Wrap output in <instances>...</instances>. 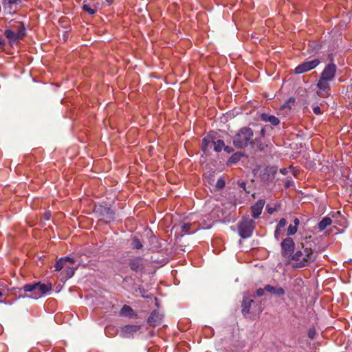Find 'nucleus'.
<instances>
[{"instance_id": "f257e3e1", "label": "nucleus", "mask_w": 352, "mask_h": 352, "mask_svg": "<svg viewBox=\"0 0 352 352\" xmlns=\"http://www.w3.org/2000/svg\"><path fill=\"white\" fill-rule=\"evenodd\" d=\"M301 250H297L292 256V260L296 263L294 267L300 268L308 266L318 256V252L314 251L312 245L308 242L301 243Z\"/></svg>"}, {"instance_id": "f03ea898", "label": "nucleus", "mask_w": 352, "mask_h": 352, "mask_svg": "<svg viewBox=\"0 0 352 352\" xmlns=\"http://www.w3.org/2000/svg\"><path fill=\"white\" fill-rule=\"evenodd\" d=\"M253 131L249 127L241 128L239 133L233 138V144L235 147L243 148L249 144H252L253 140Z\"/></svg>"}, {"instance_id": "7ed1b4c3", "label": "nucleus", "mask_w": 352, "mask_h": 352, "mask_svg": "<svg viewBox=\"0 0 352 352\" xmlns=\"http://www.w3.org/2000/svg\"><path fill=\"white\" fill-rule=\"evenodd\" d=\"M4 36L10 44L18 43L25 36V28L23 23L12 25L4 32Z\"/></svg>"}, {"instance_id": "20e7f679", "label": "nucleus", "mask_w": 352, "mask_h": 352, "mask_svg": "<svg viewBox=\"0 0 352 352\" xmlns=\"http://www.w3.org/2000/svg\"><path fill=\"white\" fill-rule=\"evenodd\" d=\"M23 289L25 292L30 293L29 297L38 299L52 290V285L38 282L32 284H26L23 287Z\"/></svg>"}, {"instance_id": "39448f33", "label": "nucleus", "mask_w": 352, "mask_h": 352, "mask_svg": "<svg viewBox=\"0 0 352 352\" xmlns=\"http://www.w3.org/2000/svg\"><path fill=\"white\" fill-rule=\"evenodd\" d=\"M255 228V222L248 217H243L238 224V230L240 236L247 239L252 236Z\"/></svg>"}, {"instance_id": "423d86ee", "label": "nucleus", "mask_w": 352, "mask_h": 352, "mask_svg": "<svg viewBox=\"0 0 352 352\" xmlns=\"http://www.w3.org/2000/svg\"><path fill=\"white\" fill-rule=\"evenodd\" d=\"M316 87L318 89V91L316 92L318 96L322 98H327L330 96V81L326 80L319 77V79L316 83Z\"/></svg>"}, {"instance_id": "0eeeda50", "label": "nucleus", "mask_w": 352, "mask_h": 352, "mask_svg": "<svg viewBox=\"0 0 352 352\" xmlns=\"http://www.w3.org/2000/svg\"><path fill=\"white\" fill-rule=\"evenodd\" d=\"M320 61L315 58L311 60L305 61L298 65L294 69V73L296 74H300L305 72H309L314 68H316L319 64Z\"/></svg>"}, {"instance_id": "6e6552de", "label": "nucleus", "mask_w": 352, "mask_h": 352, "mask_svg": "<svg viewBox=\"0 0 352 352\" xmlns=\"http://www.w3.org/2000/svg\"><path fill=\"white\" fill-rule=\"evenodd\" d=\"M337 71V66L333 63L327 64L320 75V78L326 80L332 81L335 77Z\"/></svg>"}, {"instance_id": "1a4fd4ad", "label": "nucleus", "mask_w": 352, "mask_h": 352, "mask_svg": "<svg viewBox=\"0 0 352 352\" xmlns=\"http://www.w3.org/2000/svg\"><path fill=\"white\" fill-rule=\"evenodd\" d=\"M295 243L290 237L285 238L281 243L282 255L284 257H289L294 251Z\"/></svg>"}, {"instance_id": "9d476101", "label": "nucleus", "mask_w": 352, "mask_h": 352, "mask_svg": "<svg viewBox=\"0 0 352 352\" xmlns=\"http://www.w3.org/2000/svg\"><path fill=\"white\" fill-rule=\"evenodd\" d=\"M128 265L130 269L136 273L142 272L144 269V258L137 256L128 261Z\"/></svg>"}, {"instance_id": "9b49d317", "label": "nucleus", "mask_w": 352, "mask_h": 352, "mask_svg": "<svg viewBox=\"0 0 352 352\" xmlns=\"http://www.w3.org/2000/svg\"><path fill=\"white\" fill-rule=\"evenodd\" d=\"M141 327L138 324H128L121 328L122 336L125 338L133 337L134 333L140 329Z\"/></svg>"}, {"instance_id": "f8f14e48", "label": "nucleus", "mask_w": 352, "mask_h": 352, "mask_svg": "<svg viewBox=\"0 0 352 352\" xmlns=\"http://www.w3.org/2000/svg\"><path fill=\"white\" fill-rule=\"evenodd\" d=\"M276 172V168L273 166H267L261 170L260 177L264 182H271L274 179Z\"/></svg>"}, {"instance_id": "ddd939ff", "label": "nucleus", "mask_w": 352, "mask_h": 352, "mask_svg": "<svg viewBox=\"0 0 352 352\" xmlns=\"http://www.w3.org/2000/svg\"><path fill=\"white\" fill-rule=\"evenodd\" d=\"M264 205L265 200L259 199L251 207V212L252 217L256 219L260 216V214L262 212Z\"/></svg>"}, {"instance_id": "4468645a", "label": "nucleus", "mask_w": 352, "mask_h": 352, "mask_svg": "<svg viewBox=\"0 0 352 352\" xmlns=\"http://www.w3.org/2000/svg\"><path fill=\"white\" fill-rule=\"evenodd\" d=\"M162 321V316L157 311H154L151 313L148 318V323L149 325L155 327L161 324Z\"/></svg>"}, {"instance_id": "2eb2a0df", "label": "nucleus", "mask_w": 352, "mask_h": 352, "mask_svg": "<svg viewBox=\"0 0 352 352\" xmlns=\"http://www.w3.org/2000/svg\"><path fill=\"white\" fill-rule=\"evenodd\" d=\"M68 263L71 264H74L75 261L74 258L68 256L65 258H60L56 262L54 265L55 271H60L61 270H63L66 266V264H67Z\"/></svg>"}, {"instance_id": "dca6fc26", "label": "nucleus", "mask_w": 352, "mask_h": 352, "mask_svg": "<svg viewBox=\"0 0 352 352\" xmlns=\"http://www.w3.org/2000/svg\"><path fill=\"white\" fill-rule=\"evenodd\" d=\"M21 3V0H3L2 3L4 9L11 13L15 12L17 5Z\"/></svg>"}, {"instance_id": "f3484780", "label": "nucleus", "mask_w": 352, "mask_h": 352, "mask_svg": "<svg viewBox=\"0 0 352 352\" xmlns=\"http://www.w3.org/2000/svg\"><path fill=\"white\" fill-rule=\"evenodd\" d=\"M265 290L272 294L276 296H282L285 294V289L280 287H274L270 285H266L265 286Z\"/></svg>"}, {"instance_id": "a211bd4d", "label": "nucleus", "mask_w": 352, "mask_h": 352, "mask_svg": "<svg viewBox=\"0 0 352 352\" xmlns=\"http://www.w3.org/2000/svg\"><path fill=\"white\" fill-rule=\"evenodd\" d=\"M261 120L265 122H270L274 126H277L280 123V120L278 118L275 117L274 116L268 115L267 113H262L261 115Z\"/></svg>"}, {"instance_id": "6ab92c4d", "label": "nucleus", "mask_w": 352, "mask_h": 352, "mask_svg": "<svg viewBox=\"0 0 352 352\" xmlns=\"http://www.w3.org/2000/svg\"><path fill=\"white\" fill-rule=\"evenodd\" d=\"M214 142V138L208 135L202 140L201 149L204 153H207L208 149Z\"/></svg>"}, {"instance_id": "aec40b11", "label": "nucleus", "mask_w": 352, "mask_h": 352, "mask_svg": "<svg viewBox=\"0 0 352 352\" xmlns=\"http://www.w3.org/2000/svg\"><path fill=\"white\" fill-rule=\"evenodd\" d=\"M254 300L248 298H244L241 304V312L244 316L250 313V309Z\"/></svg>"}, {"instance_id": "412c9836", "label": "nucleus", "mask_w": 352, "mask_h": 352, "mask_svg": "<svg viewBox=\"0 0 352 352\" xmlns=\"http://www.w3.org/2000/svg\"><path fill=\"white\" fill-rule=\"evenodd\" d=\"M332 220L330 217H325L318 223V228L320 231L324 230L328 226L331 225Z\"/></svg>"}, {"instance_id": "4be33fe9", "label": "nucleus", "mask_w": 352, "mask_h": 352, "mask_svg": "<svg viewBox=\"0 0 352 352\" xmlns=\"http://www.w3.org/2000/svg\"><path fill=\"white\" fill-rule=\"evenodd\" d=\"M193 226H194V225L192 223H185L182 226V232L185 234L194 232L196 229H193L192 230H191V229Z\"/></svg>"}, {"instance_id": "5701e85b", "label": "nucleus", "mask_w": 352, "mask_h": 352, "mask_svg": "<svg viewBox=\"0 0 352 352\" xmlns=\"http://www.w3.org/2000/svg\"><path fill=\"white\" fill-rule=\"evenodd\" d=\"M133 314V309L129 305H124L120 310V315L122 316H131Z\"/></svg>"}, {"instance_id": "b1692460", "label": "nucleus", "mask_w": 352, "mask_h": 352, "mask_svg": "<svg viewBox=\"0 0 352 352\" xmlns=\"http://www.w3.org/2000/svg\"><path fill=\"white\" fill-rule=\"evenodd\" d=\"M294 103L295 99L294 98H290L280 107V110H284L285 109L290 110Z\"/></svg>"}, {"instance_id": "393cba45", "label": "nucleus", "mask_w": 352, "mask_h": 352, "mask_svg": "<svg viewBox=\"0 0 352 352\" xmlns=\"http://www.w3.org/2000/svg\"><path fill=\"white\" fill-rule=\"evenodd\" d=\"M212 145L214 146V150L217 152H220L225 146L224 142L221 140H218L217 141L214 140Z\"/></svg>"}, {"instance_id": "a878e982", "label": "nucleus", "mask_w": 352, "mask_h": 352, "mask_svg": "<svg viewBox=\"0 0 352 352\" xmlns=\"http://www.w3.org/2000/svg\"><path fill=\"white\" fill-rule=\"evenodd\" d=\"M82 9L91 15L94 14L96 12V9L94 6H91L88 4H83Z\"/></svg>"}, {"instance_id": "bb28decb", "label": "nucleus", "mask_w": 352, "mask_h": 352, "mask_svg": "<svg viewBox=\"0 0 352 352\" xmlns=\"http://www.w3.org/2000/svg\"><path fill=\"white\" fill-rule=\"evenodd\" d=\"M286 224H287L286 219H284V218H282L279 221V222H278V225L276 226V231H275V236L277 235V234L278 232V230H280L281 228H284L286 226Z\"/></svg>"}, {"instance_id": "cd10ccee", "label": "nucleus", "mask_w": 352, "mask_h": 352, "mask_svg": "<svg viewBox=\"0 0 352 352\" xmlns=\"http://www.w3.org/2000/svg\"><path fill=\"white\" fill-rule=\"evenodd\" d=\"M76 270V267H74V266L68 267L67 269H65V271L66 272V277L71 278L74 274Z\"/></svg>"}, {"instance_id": "c85d7f7f", "label": "nucleus", "mask_w": 352, "mask_h": 352, "mask_svg": "<svg viewBox=\"0 0 352 352\" xmlns=\"http://www.w3.org/2000/svg\"><path fill=\"white\" fill-rule=\"evenodd\" d=\"M225 185H226V182H225L224 179L223 177H220L216 183V188L217 189L221 190L225 187Z\"/></svg>"}, {"instance_id": "c756f323", "label": "nucleus", "mask_w": 352, "mask_h": 352, "mask_svg": "<svg viewBox=\"0 0 352 352\" xmlns=\"http://www.w3.org/2000/svg\"><path fill=\"white\" fill-rule=\"evenodd\" d=\"M298 229L294 225H289L287 228V235H294L296 233Z\"/></svg>"}, {"instance_id": "7c9ffc66", "label": "nucleus", "mask_w": 352, "mask_h": 352, "mask_svg": "<svg viewBox=\"0 0 352 352\" xmlns=\"http://www.w3.org/2000/svg\"><path fill=\"white\" fill-rule=\"evenodd\" d=\"M133 246L135 249H141L142 248V244L138 239L134 238L133 239Z\"/></svg>"}, {"instance_id": "2f4dec72", "label": "nucleus", "mask_w": 352, "mask_h": 352, "mask_svg": "<svg viewBox=\"0 0 352 352\" xmlns=\"http://www.w3.org/2000/svg\"><path fill=\"white\" fill-rule=\"evenodd\" d=\"M265 292H266L265 290V288L264 289H262V288L258 289L256 292V296H258V297L263 296L264 295Z\"/></svg>"}, {"instance_id": "473e14b6", "label": "nucleus", "mask_w": 352, "mask_h": 352, "mask_svg": "<svg viewBox=\"0 0 352 352\" xmlns=\"http://www.w3.org/2000/svg\"><path fill=\"white\" fill-rule=\"evenodd\" d=\"M313 111L315 114L316 115H320L322 111L320 110V108L319 107H315L314 109H313Z\"/></svg>"}, {"instance_id": "72a5a7b5", "label": "nucleus", "mask_w": 352, "mask_h": 352, "mask_svg": "<svg viewBox=\"0 0 352 352\" xmlns=\"http://www.w3.org/2000/svg\"><path fill=\"white\" fill-rule=\"evenodd\" d=\"M239 187L243 189L246 192H248V193L250 192L249 191L246 190V188H245L246 187V184H245V182H240L239 184Z\"/></svg>"}, {"instance_id": "f704fd0d", "label": "nucleus", "mask_w": 352, "mask_h": 352, "mask_svg": "<svg viewBox=\"0 0 352 352\" xmlns=\"http://www.w3.org/2000/svg\"><path fill=\"white\" fill-rule=\"evenodd\" d=\"M110 331H114V328L112 327H107L105 328V333L107 335H110Z\"/></svg>"}, {"instance_id": "c9c22d12", "label": "nucleus", "mask_w": 352, "mask_h": 352, "mask_svg": "<svg viewBox=\"0 0 352 352\" xmlns=\"http://www.w3.org/2000/svg\"><path fill=\"white\" fill-rule=\"evenodd\" d=\"M315 335V331L314 330H309L308 333V336L310 338L313 339L314 338Z\"/></svg>"}, {"instance_id": "e433bc0d", "label": "nucleus", "mask_w": 352, "mask_h": 352, "mask_svg": "<svg viewBox=\"0 0 352 352\" xmlns=\"http://www.w3.org/2000/svg\"><path fill=\"white\" fill-rule=\"evenodd\" d=\"M280 173L281 174H283V175H287V173H288V170H287V168H281V169L280 170Z\"/></svg>"}, {"instance_id": "4c0bfd02", "label": "nucleus", "mask_w": 352, "mask_h": 352, "mask_svg": "<svg viewBox=\"0 0 352 352\" xmlns=\"http://www.w3.org/2000/svg\"><path fill=\"white\" fill-rule=\"evenodd\" d=\"M299 223H300L299 219L298 218H295L294 219V225L296 226V228H298Z\"/></svg>"}, {"instance_id": "58836bf2", "label": "nucleus", "mask_w": 352, "mask_h": 352, "mask_svg": "<svg viewBox=\"0 0 352 352\" xmlns=\"http://www.w3.org/2000/svg\"><path fill=\"white\" fill-rule=\"evenodd\" d=\"M74 264H71L69 263H68L67 264H66V266L65 267L64 270L67 269L68 267H72L73 266Z\"/></svg>"}, {"instance_id": "ea45409f", "label": "nucleus", "mask_w": 352, "mask_h": 352, "mask_svg": "<svg viewBox=\"0 0 352 352\" xmlns=\"http://www.w3.org/2000/svg\"><path fill=\"white\" fill-rule=\"evenodd\" d=\"M3 44H4V41L2 39V38L0 36V45H3Z\"/></svg>"}, {"instance_id": "a19ab883", "label": "nucleus", "mask_w": 352, "mask_h": 352, "mask_svg": "<svg viewBox=\"0 0 352 352\" xmlns=\"http://www.w3.org/2000/svg\"><path fill=\"white\" fill-rule=\"evenodd\" d=\"M3 296V294L2 292L0 290V298H1ZM3 302V300H0V302Z\"/></svg>"}, {"instance_id": "79ce46f5", "label": "nucleus", "mask_w": 352, "mask_h": 352, "mask_svg": "<svg viewBox=\"0 0 352 352\" xmlns=\"http://www.w3.org/2000/svg\"><path fill=\"white\" fill-rule=\"evenodd\" d=\"M230 160H232V162H234L235 160H236V158L234 157V156H232V157L230 158Z\"/></svg>"}, {"instance_id": "37998d69", "label": "nucleus", "mask_w": 352, "mask_h": 352, "mask_svg": "<svg viewBox=\"0 0 352 352\" xmlns=\"http://www.w3.org/2000/svg\"><path fill=\"white\" fill-rule=\"evenodd\" d=\"M45 219L47 220L50 219V214L49 213L45 214Z\"/></svg>"}, {"instance_id": "c03bdc74", "label": "nucleus", "mask_w": 352, "mask_h": 352, "mask_svg": "<svg viewBox=\"0 0 352 352\" xmlns=\"http://www.w3.org/2000/svg\"><path fill=\"white\" fill-rule=\"evenodd\" d=\"M261 134L262 135H264L265 134V130L263 129L261 130Z\"/></svg>"}, {"instance_id": "a18cd8bd", "label": "nucleus", "mask_w": 352, "mask_h": 352, "mask_svg": "<svg viewBox=\"0 0 352 352\" xmlns=\"http://www.w3.org/2000/svg\"><path fill=\"white\" fill-rule=\"evenodd\" d=\"M225 150L228 152H230L229 148L228 146L225 147Z\"/></svg>"}, {"instance_id": "49530a36", "label": "nucleus", "mask_w": 352, "mask_h": 352, "mask_svg": "<svg viewBox=\"0 0 352 352\" xmlns=\"http://www.w3.org/2000/svg\"><path fill=\"white\" fill-rule=\"evenodd\" d=\"M268 212H269V213H272V209L268 210Z\"/></svg>"}, {"instance_id": "de8ad7c7", "label": "nucleus", "mask_w": 352, "mask_h": 352, "mask_svg": "<svg viewBox=\"0 0 352 352\" xmlns=\"http://www.w3.org/2000/svg\"><path fill=\"white\" fill-rule=\"evenodd\" d=\"M113 335V333H112V331H110V335L109 336H111Z\"/></svg>"}, {"instance_id": "09e8293b", "label": "nucleus", "mask_w": 352, "mask_h": 352, "mask_svg": "<svg viewBox=\"0 0 352 352\" xmlns=\"http://www.w3.org/2000/svg\"><path fill=\"white\" fill-rule=\"evenodd\" d=\"M296 172H294V175L295 176H296Z\"/></svg>"}]
</instances>
